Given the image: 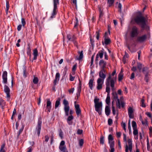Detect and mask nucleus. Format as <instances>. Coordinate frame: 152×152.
Segmentation results:
<instances>
[{
	"label": "nucleus",
	"instance_id": "nucleus-1",
	"mask_svg": "<svg viewBox=\"0 0 152 152\" xmlns=\"http://www.w3.org/2000/svg\"><path fill=\"white\" fill-rule=\"evenodd\" d=\"M116 81V76L115 77L111 78V75L110 74L106 79L105 82L106 91H110V86H111L113 91L114 90V88Z\"/></svg>",
	"mask_w": 152,
	"mask_h": 152
},
{
	"label": "nucleus",
	"instance_id": "nucleus-2",
	"mask_svg": "<svg viewBox=\"0 0 152 152\" xmlns=\"http://www.w3.org/2000/svg\"><path fill=\"white\" fill-rule=\"evenodd\" d=\"M113 97V99H114L116 102V105L117 107L119 109H120L121 106L123 108H124L125 106V103L123 101H121V104L120 103V101L118 98V94L116 93H112Z\"/></svg>",
	"mask_w": 152,
	"mask_h": 152
},
{
	"label": "nucleus",
	"instance_id": "nucleus-3",
	"mask_svg": "<svg viewBox=\"0 0 152 152\" xmlns=\"http://www.w3.org/2000/svg\"><path fill=\"white\" fill-rule=\"evenodd\" d=\"M145 20H134L135 22L140 26L142 29L146 30L149 29V27L147 26L145 23Z\"/></svg>",
	"mask_w": 152,
	"mask_h": 152
},
{
	"label": "nucleus",
	"instance_id": "nucleus-4",
	"mask_svg": "<svg viewBox=\"0 0 152 152\" xmlns=\"http://www.w3.org/2000/svg\"><path fill=\"white\" fill-rule=\"evenodd\" d=\"M63 104L64 105V110L65 115L66 116H68L70 109L69 102L66 99H64L63 100Z\"/></svg>",
	"mask_w": 152,
	"mask_h": 152
},
{
	"label": "nucleus",
	"instance_id": "nucleus-5",
	"mask_svg": "<svg viewBox=\"0 0 152 152\" xmlns=\"http://www.w3.org/2000/svg\"><path fill=\"white\" fill-rule=\"evenodd\" d=\"M59 4V0H53L54 8L53 11L50 18H55L57 12V5Z\"/></svg>",
	"mask_w": 152,
	"mask_h": 152
},
{
	"label": "nucleus",
	"instance_id": "nucleus-6",
	"mask_svg": "<svg viewBox=\"0 0 152 152\" xmlns=\"http://www.w3.org/2000/svg\"><path fill=\"white\" fill-rule=\"evenodd\" d=\"M138 34V29L136 26H133L130 32V36L131 37L134 38L137 37Z\"/></svg>",
	"mask_w": 152,
	"mask_h": 152
},
{
	"label": "nucleus",
	"instance_id": "nucleus-7",
	"mask_svg": "<svg viewBox=\"0 0 152 152\" xmlns=\"http://www.w3.org/2000/svg\"><path fill=\"white\" fill-rule=\"evenodd\" d=\"M127 142L128 145H126L125 146V152H128V150H129L130 152L132 151V140L129 139L127 140Z\"/></svg>",
	"mask_w": 152,
	"mask_h": 152
},
{
	"label": "nucleus",
	"instance_id": "nucleus-8",
	"mask_svg": "<svg viewBox=\"0 0 152 152\" xmlns=\"http://www.w3.org/2000/svg\"><path fill=\"white\" fill-rule=\"evenodd\" d=\"M104 80L98 78L97 80L96 89L99 90L102 89L104 84Z\"/></svg>",
	"mask_w": 152,
	"mask_h": 152
},
{
	"label": "nucleus",
	"instance_id": "nucleus-9",
	"mask_svg": "<svg viewBox=\"0 0 152 152\" xmlns=\"http://www.w3.org/2000/svg\"><path fill=\"white\" fill-rule=\"evenodd\" d=\"M102 102H100V103H99V104L96 103V111L98 113L99 115L102 114Z\"/></svg>",
	"mask_w": 152,
	"mask_h": 152
},
{
	"label": "nucleus",
	"instance_id": "nucleus-10",
	"mask_svg": "<svg viewBox=\"0 0 152 152\" xmlns=\"http://www.w3.org/2000/svg\"><path fill=\"white\" fill-rule=\"evenodd\" d=\"M42 123L40 121H38L37 126L35 131V134H37L38 137L39 136L41 127Z\"/></svg>",
	"mask_w": 152,
	"mask_h": 152
},
{
	"label": "nucleus",
	"instance_id": "nucleus-11",
	"mask_svg": "<svg viewBox=\"0 0 152 152\" xmlns=\"http://www.w3.org/2000/svg\"><path fill=\"white\" fill-rule=\"evenodd\" d=\"M106 70L104 69H101L99 73V77L98 78L104 80L105 79L106 76L105 73Z\"/></svg>",
	"mask_w": 152,
	"mask_h": 152
},
{
	"label": "nucleus",
	"instance_id": "nucleus-12",
	"mask_svg": "<svg viewBox=\"0 0 152 152\" xmlns=\"http://www.w3.org/2000/svg\"><path fill=\"white\" fill-rule=\"evenodd\" d=\"M76 102H75V106L76 114L78 117L81 115V110L80 108V106L78 104H76Z\"/></svg>",
	"mask_w": 152,
	"mask_h": 152
},
{
	"label": "nucleus",
	"instance_id": "nucleus-13",
	"mask_svg": "<svg viewBox=\"0 0 152 152\" xmlns=\"http://www.w3.org/2000/svg\"><path fill=\"white\" fill-rule=\"evenodd\" d=\"M146 18H148V17L146 16L145 17L141 12H139L136 13V18L134 19H146Z\"/></svg>",
	"mask_w": 152,
	"mask_h": 152
},
{
	"label": "nucleus",
	"instance_id": "nucleus-14",
	"mask_svg": "<svg viewBox=\"0 0 152 152\" xmlns=\"http://www.w3.org/2000/svg\"><path fill=\"white\" fill-rule=\"evenodd\" d=\"M4 91L6 93L7 97V100L9 101L10 97V89L6 85L4 86Z\"/></svg>",
	"mask_w": 152,
	"mask_h": 152
},
{
	"label": "nucleus",
	"instance_id": "nucleus-15",
	"mask_svg": "<svg viewBox=\"0 0 152 152\" xmlns=\"http://www.w3.org/2000/svg\"><path fill=\"white\" fill-rule=\"evenodd\" d=\"M7 71H4L2 74V77L3 83L4 84H6L7 82Z\"/></svg>",
	"mask_w": 152,
	"mask_h": 152
},
{
	"label": "nucleus",
	"instance_id": "nucleus-16",
	"mask_svg": "<svg viewBox=\"0 0 152 152\" xmlns=\"http://www.w3.org/2000/svg\"><path fill=\"white\" fill-rule=\"evenodd\" d=\"M147 38L146 35H144L138 37L137 39V41L140 42H143Z\"/></svg>",
	"mask_w": 152,
	"mask_h": 152
},
{
	"label": "nucleus",
	"instance_id": "nucleus-17",
	"mask_svg": "<svg viewBox=\"0 0 152 152\" xmlns=\"http://www.w3.org/2000/svg\"><path fill=\"white\" fill-rule=\"evenodd\" d=\"M33 55L34 57L33 60H32V62H33V60H36L37 57L38 56V51L37 48H35L33 50Z\"/></svg>",
	"mask_w": 152,
	"mask_h": 152
},
{
	"label": "nucleus",
	"instance_id": "nucleus-18",
	"mask_svg": "<svg viewBox=\"0 0 152 152\" xmlns=\"http://www.w3.org/2000/svg\"><path fill=\"white\" fill-rule=\"evenodd\" d=\"M98 9L99 13V18H101L104 14L103 12V7L101 5H99L98 6Z\"/></svg>",
	"mask_w": 152,
	"mask_h": 152
},
{
	"label": "nucleus",
	"instance_id": "nucleus-19",
	"mask_svg": "<svg viewBox=\"0 0 152 152\" xmlns=\"http://www.w3.org/2000/svg\"><path fill=\"white\" fill-rule=\"evenodd\" d=\"M47 109L48 112H50V110L51 107V103L50 101V99H47Z\"/></svg>",
	"mask_w": 152,
	"mask_h": 152
},
{
	"label": "nucleus",
	"instance_id": "nucleus-20",
	"mask_svg": "<svg viewBox=\"0 0 152 152\" xmlns=\"http://www.w3.org/2000/svg\"><path fill=\"white\" fill-rule=\"evenodd\" d=\"M133 111L132 108L129 107L128 109V113L129 117L130 118H132L134 117L133 115Z\"/></svg>",
	"mask_w": 152,
	"mask_h": 152
},
{
	"label": "nucleus",
	"instance_id": "nucleus-21",
	"mask_svg": "<svg viewBox=\"0 0 152 152\" xmlns=\"http://www.w3.org/2000/svg\"><path fill=\"white\" fill-rule=\"evenodd\" d=\"M99 64L101 67L102 69H104V68L105 67L106 64V62H105L103 60H102L99 61Z\"/></svg>",
	"mask_w": 152,
	"mask_h": 152
},
{
	"label": "nucleus",
	"instance_id": "nucleus-22",
	"mask_svg": "<svg viewBox=\"0 0 152 152\" xmlns=\"http://www.w3.org/2000/svg\"><path fill=\"white\" fill-rule=\"evenodd\" d=\"M67 38L69 40L72 41H74L76 39V37L74 35H72L69 34L67 35Z\"/></svg>",
	"mask_w": 152,
	"mask_h": 152
},
{
	"label": "nucleus",
	"instance_id": "nucleus-23",
	"mask_svg": "<svg viewBox=\"0 0 152 152\" xmlns=\"http://www.w3.org/2000/svg\"><path fill=\"white\" fill-rule=\"evenodd\" d=\"M107 34V32H105L104 34V43L105 45H108L111 42V40L109 38H106V35Z\"/></svg>",
	"mask_w": 152,
	"mask_h": 152
},
{
	"label": "nucleus",
	"instance_id": "nucleus-24",
	"mask_svg": "<svg viewBox=\"0 0 152 152\" xmlns=\"http://www.w3.org/2000/svg\"><path fill=\"white\" fill-rule=\"evenodd\" d=\"M106 91L107 93L106 102L107 104H109L110 103V91Z\"/></svg>",
	"mask_w": 152,
	"mask_h": 152
},
{
	"label": "nucleus",
	"instance_id": "nucleus-25",
	"mask_svg": "<svg viewBox=\"0 0 152 152\" xmlns=\"http://www.w3.org/2000/svg\"><path fill=\"white\" fill-rule=\"evenodd\" d=\"M95 53H94L93 55L92 56L91 58V73H94V72L93 69V68L94 67L93 66H91L93 64V62H94V55Z\"/></svg>",
	"mask_w": 152,
	"mask_h": 152
},
{
	"label": "nucleus",
	"instance_id": "nucleus-26",
	"mask_svg": "<svg viewBox=\"0 0 152 152\" xmlns=\"http://www.w3.org/2000/svg\"><path fill=\"white\" fill-rule=\"evenodd\" d=\"M28 47L27 48V55L29 56V60L31 61V49L30 48L29 44L28 45Z\"/></svg>",
	"mask_w": 152,
	"mask_h": 152
},
{
	"label": "nucleus",
	"instance_id": "nucleus-27",
	"mask_svg": "<svg viewBox=\"0 0 152 152\" xmlns=\"http://www.w3.org/2000/svg\"><path fill=\"white\" fill-rule=\"evenodd\" d=\"M94 80V79L93 77L90 80L88 83L89 87L91 90H92L93 88V83Z\"/></svg>",
	"mask_w": 152,
	"mask_h": 152
},
{
	"label": "nucleus",
	"instance_id": "nucleus-28",
	"mask_svg": "<svg viewBox=\"0 0 152 152\" xmlns=\"http://www.w3.org/2000/svg\"><path fill=\"white\" fill-rule=\"evenodd\" d=\"M73 119V116L72 115H71L70 116H69L67 119V121L68 123V124L69 125H71L72 124V122L71 121Z\"/></svg>",
	"mask_w": 152,
	"mask_h": 152
},
{
	"label": "nucleus",
	"instance_id": "nucleus-29",
	"mask_svg": "<svg viewBox=\"0 0 152 152\" xmlns=\"http://www.w3.org/2000/svg\"><path fill=\"white\" fill-rule=\"evenodd\" d=\"M78 53L79 54V56L78 57H77V60L80 61L82 59L83 57V51L82 50L80 52L79 51Z\"/></svg>",
	"mask_w": 152,
	"mask_h": 152
},
{
	"label": "nucleus",
	"instance_id": "nucleus-30",
	"mask_svg": "<svg viewBox=\"0 0 152 152\" xmlns=\"http://www.w3.org/2000/svg\"><path fill=\"white\" fill-rule=\"evenodd\" d=\"M110 107L108 106H106L105 108V113L106 115L107 116L110 114Z\"/></svg>",
	"mask_w": 152,
	"mask_h": 152
},
{
	"label": "nucleus",
	"instance_id": "nucleus-31",
	"mask_svg": "<svg viewBox=\"0 0 152 152\" xmlns=\"http://www.w3.org/2000/svg\"><path fill=\"white\" fill-rule=\"evenodd\" d=\"M103 52L102 50L99 51L98 53L96 55V58H98L99 57L100 58H102L103 57Z\"/></svg>",
	"mask_w": 152,
	"mask_h": 152
},
{
	"label": "nucleus",
	"instance_id": "nucleus-32",
	"mask_svg": "<svg viewBox=\"0 0 152 152\" xmlns=\"http://www.w3.org/2000/svg\"><path fill=\"white\" fill-rule=\"evenodd\" d=\"M61 99L59 98H58L56 101L55 104V108L56 109L59 105L60 104V101Z\"/></svg>",
	"mask_w": 152,
	"mask_h": 152
},
{
	"label": "nucleus",
	"instance_id": "nucleus-33",
	"mask_svg": "<svg viewBox=\"0 0 152 152\" xmlns=\"http://www.w3.org/2000/svg\"><path fill=\"white\" fill-rule=\"evenodd\" d=\"M148 68L147 67H144L142 69V72L144 74L145 73H149V72L148 70Z\"/></svg>",
	"mask_w": 152,
	"mask_h": 152
},
{
	"label": "nucleus",
	"instance_id": "nucleus-34",
	"mask_svg": "<svg viewBox=\"0 0 152 152\" xmlns=\"http://www.w3.org/2000/svg\"><path fill=\"white\" fill-rule=\"evenodd\" d=\"M5 102L2 99L0 98V105L3 107L5 105Z\"/></svg>",
	"mask_w": 152,
	"mask_h": 152
},
{
	"label": "nucleus",
	"instance_id": "nucleus-35",
	"mask_svg": "<svg viewBox=\"0 0 152 152\" xmlns=\"http://www.w3.org/2000/svg\"><path fill=\"white\" fill-rule=\"evenodd\" d=\"M60 150L62 152H68L66 146L59 148Z\"/></svg>",
	"mask_w": 152,
	"mask_h": 152
},
{
	"label": "nucleus",
	"instance_id": "nucleus-36",
	"mask_svg": "<svg viewBox=\"0 0 152 152\" xmlns=\"http://www.w3.org/2000/svg\"><path fill=\"white\" fill-rule=\"evenodd\" d=\"M107 4L109 7L111 6L113 4L115 0H107Z\"/></svg>",
	"mask_w": 152,
	"mask_h": 152
},
{
	"label": "nucleus",
	"instance_id": "nucleus-37",
	"mask_svg": "<svg viewBox=\"0 0 152 152\" xmlns=\"http://www.w3.org/2000/svg\"><path fill=\"white\" fill-rule=\"evenodd\" d=\"M137 68L138 69H139L140 72L141 70L142 67V64L138 62L137 63Z\"/></svg>",
	"mask_w": 152,
	"mask_h": 152
},
{
	"label": "nucleus",
	"instance_id": "nucleus-38",
	"mask_svg": "<svg viewBox=\"0 0 152 152\" xmlns=\"http://www.w3.org/2000/svg\"><path fill=\"white\" fill-rule=\"evenodd\" d=\"M5 146V144L4 143H3L2 144L0 148V152H5V151L4 149Z\"/></svg>",
	"mask_w": 152,
	"mask_h": 152
},
{
	"label": "nucleus",
	"instance_id": "nucleus-39",
	"mask_svg": "<svg viewBox=\"0 0 152 152\" xmlns=\"http://www.w3.org/2000/svg\"><path fill=\"white\" fill-rule=\"evenodd\" d=\"M79 25V23L78 20H76L75 22L74 28H76L77 30V26Z\"/></svg>",
	"mask_w": 152,
	"mask_h": 152
},
{
	"label": "nucleus",
	"instance_id": "nucleus-40",
	"mask_svg": "<svg viewBox=\"0 0 152 152\" xmlns=\"http://www.w3.org/2000/svg\"><path fill=\"white\" fill-rule=\"evenodd\" d=\"M6 12L7 13V12L8 11V10L9 9V1L8 0H6Z\"/></svg>",
	"mask_w": 152,
	"mask_h": 152
},
{
	"label": "nucleus",
	"instance_id": "nucleus-41",
	"mask_svg": "<svg viewBox=\"0 0 152 152\" xmlns=\"http://www.w3.org/2000/svg\"><path fill=\"white\" fill-rule=\"evenodd\" d=\"M123 74H121V73H120L118 75V80L119 81H121L123 79Z\"/></svg>",
	"mask_w": 152,
	"mask_h": 152
},
{
	"label": "nucleus",
	"instance_id": "nucleus-42",
	"mask_svg": "<svg viewBox=\"0 0 152 152\" xmlns=\"http://www.w3.org/2000/svg\"><path fill=\"white\" fill-rule=\"evenodd\" d=\"M24 126L23 125H22V126L20 129L19 132L18 133V137H19L20 134L22 132L23 129L24 128Z\"/></svg>",
	"mask_w": 152,
	"mask_h": 152
},
{
	"label": "nucleus",
	"instance_id": "nucleus-43",
	"mask_svg": "<svg viewBox=\"0 0 152 152\" xmlns=\"http://www.w3.org/2000/svg\"><path fill=\"white\" fill-rule=\"evenodd\" d=\"M108 139L109 142H111L112 141H113L114 138L111 134H109L108 136Z\"/></svg>",
	"mask_w": 152,
	"mask_h": 152
},
{
	"label": "nucleus",
	"instance_id": "nucleus-44",
	"mask_svg": "<svg viewBox=\"0 0 152 152\" xmlns=\"http://www.w3.org/2000/svg\"><path fill=\"white\" fill-rule=\"evenodd\" d=\"M81 91V86H80L78 87L77 92L76 94L77 96H78V95H79V96H80Z\"/></svg>",
	"mask_w": 152,
	"mask_h": 152
},
{
	"label": "nucleus",
	"instance_id": "nucleus-45",
	"mask_svg": "<svg viewBox=\"0 0 152 152\" xmlns=\"http://www.w3.org/2000/svg\"><path fill=\"white\" fill-rule=\"evenodd\" d=\"M132 126L133 129L137 128V126L135 121H133L132 122Z\"/></svg>",
	"mask_w": 152,
	"mask_h": 152
},
{
	"label": "nucleus",
	"instance_id": "nucleus-46",
	"mask_svg": "<svg viewBox=\"0 0 152 152\" xmlns=\"http://www.w3.org/2000/svg\"><path fill=\"white\" fill-rule=\"evenodd\" d=\"M39 80L38 78L37 77H34L33 81V83L35 84H37Z\"/></svg>",
	"mask_w": 152,
	"mask_h": 152
},
{
	"label": "nucleus",
	"instance_id": "nucleus-47",
	"mask_svg": "<svg viewBox=\"0 0 152 152\" xmlns=\"http://www.w3.org/2000/svg\"><path fill=\"white\" fill-rule=\"evenodd\" d=\"M133 134L134 136L138 135V131L137 128L133 129Z\"/></svg>",
	"mask_w": 152,
	"mask_h": 152
},
{
	"label": "nucleus",
	"instance_id": "nucleus-48",
	"mask_svg": "<svg viewBox=\"0 0 152 152\" xmlns=\"http://www.w3.org/2000/svg\"><path fill=\"white\" fill-rule=\"evenodd\" d=\"M145 77L144 80L147 82H148V74L149 73H145Z\"/></svg>",
	"mask_w": 152,
	"mask_h": 152
},
{
	"label": "nucleus",
	"instance_id": "nucleus-49",
	"mask_svg": "<svg viewBox=\"0 0 152 152\" xmlns=\"http://www.w3.org/2000/svg\"><path fill=\"white\" fill-rule=\"evenodd\" d=\"M90 40H91V44L92 46L90 48V50H93L94 48V41H92L91 38Z\"/></svg>",
	"mask_w": 152,
	"mask_h": 152
},
{
	"label": "nucleus",
	"instance_id": "nucleus-50",
	"mask_svg": "<svg viewBox=\"0 0 152 152\" xmlns=\"http://www.w3.org/2000/svg\"><path fill=\"white\" fill-rule=\"evenodd\" d=\"M109 143L110 144V148H114L115 145L114 141H112L111 142H109Z\"/></svg>",
	"mask_w": 152,
	"mask_h": 152
},
{
	"label": "nucleus",
	"instance_id": "nucleus-51",
	"mask_svg": "<svg viewBox=\"0 0 152 152\" xmlns=\"http://www.w3.org/2000/svg\"><path fill=\"white\" fill-rule=\"evenodd\" d=\"M84 143V140L83 139H81L79 140V144L80 146H83Z\"/></svg>",
	"mask_w": 152,
	"mask_h": 152
},
{
	"label": "nucleus",
	"instance_id": "nucleus-52",
	"mask_svg": "<svg viewBox=\"0 0 152 152\" xmlns=\"http://www.w3.org/2000/svg\"><path fill=\"white\" fill-rule=\"evenodd\" d=\"M100 143L102 145L104 144V137L103 136H101L100 138Z\"/></svg>",
	"mask_w": 152,
	"mask_h": 152
},
{
	"label": "nucleus",
	"instance_id": "nucleus-53",
	"mask_svg": "<svg viewBox=\"0 0 152 152\" xmlns=\"http://www.w3.org/2000/svg\"><path fill=\"white\" fill-rule=\"evenodd\" d=\"M141 106L143 107H146L144 103L145 100L144 99H142L141 101Z\"/></svg>",
	"mask_w": 152,
	"mask_h": 152
},
{
	"label": "nucleus",
	"instance_id": "nucleus-54",
	"mask_svg": "<svg viewBox=\"0 0 152 152\" xmlns=\"http://www.w3.org/2000/svg\"><path fill=\"white\" fill-rule=\"evenodd\" d=\"M65 141H63V140L61 142L60 144V145H59V148H60V147H64L65 146H64V145L65 144Z\"/></svg>",
	"mask_w": 152,
	"mask_h": 152
},
{
	"label": "nucleus",
	"instance_id": "nucleus-55",
	"mask_svg": "<svg viewBox=\"0 0 152 152\" xmlns=\"http://www.w3.org/2000/svg\"><path fill=\"white\" fill-rule=\"evenodd\" d=\"M121 125L124 129V130L125 131L126 130V124L125 123L123 122H122L121 123Z\"/></svg>",
	"mask_w": 152,
	"mask_h": 152
},
{
	"label": "nucleus",
	"instance_id": "nucleus-56",
	"mask_svg": "<svg viewBox=\"0 0 152 152\" xmlns=\"http://www.w3.org/2000/svg\"><path fill=\"white\" fill-rule=\"evenodd\" d=\"M75 90V89L74 88H72L68 90V91L70 94H72Z\"/></svg>",
	"mask_w": 152,
	"mask_h": 152
},
{
	"label": "nucleus",
	"instance_id": "nucleus-57",
	"mask_svg": "<svg viewBox=\"0 0 152 152\" xmlns=\"http://www.w3.org/2000/svg\"><path fill=\"white\" fill-rule=\"evenodd\" d=\"M60 77V75L59 73H57L56 74V76H55V78L56 79H57L58 80H59Z\"/></svg>",
	"mask_w": 152,
	"mask_h": 152
},
{
	"label": "nucleus",
	"instance_id": "nucleus-58",
	"mask_svg": "<svg viewBox=\"0 0 152 152\" xmlns=\"http://www.w3.org/2000/svg\"><path fill=\"white\" fill-rule=\"evenodd\" d=\"M108 124L109 125H111L113 123V120L112 119L109 118L108 119Z\"/></svg>",
	"mask_w": 152,
	"mask_h": 152
},
{
	"label": "nucleus",
	"instance_id": "nucleus-59",
	"mask_svg": "<svg viewBox=\"0 0 152 152\" xmlns=\"http://www.w3.org/2000/svg\"><path fill=\"white\" fill-rule=\"evenodd\" d=\"M23 75L25 77H26L27 76V73L26 69H23Z\"/></svg>",
	"mask_w": 152,
	"mask_h": 152
},
{
	"label": "nucleus",
	"instance_id": "nucleus-60",
	"mask_svg": "<svg viewBox=\"0 0 152 152\" xmlns=\"http://www.w3.org/2000/svg\"><path fill=\"white\" fill-rule=\"evenodd\" d=\"M77 64H75L73 66L72 71L73 72L75 71L77 68Z\"/></svg>",
	"mask_w": 152,
	"mask_h": 152
},
{
	"label": "nucleus",
	"instance_id": "nucleus-61",
	"mask_svg": "<svg viewBox=\"0 0 152 152\" xmlns=\"http://www.w3.org/2000/svg\"><path fill=\"white\" fill-rule=\"evenodd\" d=\"M117 137L118 138H120L121 135V133L120 132H117L116 133Z\"/></svg>",
	"mask_w": 152,
	"mask_h": 152
},
{
	"label": "nucleus",
	"instance_id": "nucleus-62",
	"mask_svg": "<svg viewBox=\"0 0 152 152\" xmlns=\"http://www.w3.org/2000/svg\"><path fill=\"white\" fill-rule=\"evenodd\" d=\"M70 80L71 81H73L75 79V77L72 76L71 75H70Z\"/></svg>",
	"mask_w": 152,
	"mask_h": 152
},
{
	"label": "nucleus",
	"instance_id": "nucleus-63",
	"mask_svg": "<svg viewBox=\"0 0 152 152\" xmlns=\"http://www.w3.org/2000/svg\"><path fill=\"white\" fill-rule=\"evenodd\" d=\"M33 150V148L31 146L29 147L28 148V150L27 152H31Z\"/></svg>",
	"mask_w": 152,
	"mask_h": 152
},
{
	"label": "nucleus",
	"instance_id": "nucleus-64",
	"mask_svg": "<svg viewBox=\"0 0 152 152\" xmlns=\"http://www.w3.org/2000/svg\"><path fill=\"white\" fill-rule=\"evenodd\" d=\"M83 131L82 130L78 129L77 131V134H81L82 133Z\"/></svg>",
	"mask_w": 152,
	"mask_h": 152
}]
</instances>
